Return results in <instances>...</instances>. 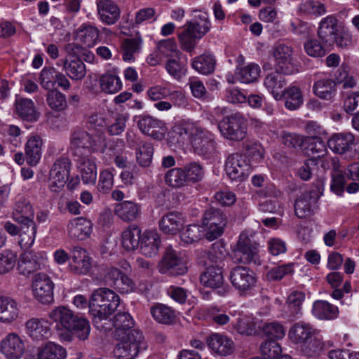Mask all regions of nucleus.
Listing matches in <instances>:
<instances>
[{
    "label": "nucleus",
    "instance_id": "6ab92c4d",
    "mask_svg": "<svg viewBox=\"0 0 359 359\" xmlns=\"http://www.w3.org/2000/svg\"><path fill=\"white\" fill-rule=\"evenodd\" d=\"M24 350L22 340L15 333L8 334L1 343V351L8 359H19Z\"/></svg>",
    "mask_w": 359,
    "mask_h": 359
},
{
    "label": "nucleus",
    "instance_id": "393cba45",
    "mask_svg": "<svg viewBox=\"0 0 359 359\" xmlns=\"http://www.w3.org/2000/svg\"><path fill=\"white\" fill-rule=\"evenodd\" d=\"M285 74L279 69L269 74L264 79V86L273 94L277 100L283 97V90L286 85Z\"/></svg>",
    "mask_w": 359,
    "mask_h": 359
},
{
    "label": "nucleus",
    "instance_id": "e433bc0d",
    "mask_svg": "<svg viewBox=\"0 0 359 359\" xmlns=\"http://www.w3.org/2000/svg\"><path fill=\"white\" fill-rule=\"evenodd\" d=\"M313 93L321 99L330 100L336 95L337 83L330 79H323L317 81L313 87Z\"/></svg>",
    "mask_w": 359,
    "mask_h": 359
},
{
    "label": "nucleus",
    "instance_id": "c756f323",
    "mask_svg": "<svg viewBox=\"0 0 359 359\" xmlns=\"http://www.w3.org/2000/svg\"><path fill=\"white\" fill-rule=\"evenodd\" d=\"M216 265H210L207 267L206 270L201 275V283L205 287L210 288H219L224 283L222 266L217 262Z\"/></svg>",
    "mask_w": 359,
    "mask_h": 359
},
{
    "label": "nucleus",
    "instance_id": "cd10ccee",
    "mask_svg": "<svg viewBox=\"0 0 359 359\" xmlns=\"http://www.w3.org/2000/svg\"><path fill=\"white\" fill-rule=\"evenodd\" d=\"M27 334L35 341L47 339L50 334L48 321L39 318H31L25 324Z\"/></svg>",
    "mask_w": 359,
    "mask_h": 359
},
{
    "label": "nucleus",
    "instance_id": "20e7f679",
    "mask_svg": "<svg viewBox=\"0 0 359 359\" xmlns=\"http://www.w3.org/2000/svg\"><path fill=\"white\" fill-rule=\"evenodd\" d=\"M120 298L113 290L100 287L93 291L89 299L90 313L111 315L118 308Z\"/></svg>",
    "mask_w": 359,
    "mask_h": 359
},
{
    "label": "nucleus",
    "instance_id": "338daca9",
    "mask_svg": "<svg viewBox=\"0 0 359 359\" xmlns=\"http://www.w3.org/2000/svg\"><path fill=\"white\" fill-rule=\"evenodd\" d=\"M17 255L10 250L0 253V273L4 274L11 271L16 263Z\"/></svg>",
    "mask_w": 359,
    "mask_h": 359
},
{
    "label": "nucleus",
    "instance_id": "e2e57ef3",
    "mask_svg": "<svg viewBox=\"0 0 359 359\" xmlns=\"http://www.w3.org/2000/svg\"><path fill=\"white\" fill-rule=\"evenodd\" d=\"M73 325L74 327L68 328L67 330L73 332L79 339L85 340L88 337L90 327L87 319L77 316Z\"/></svg>",
    "mask_w": 359,
    "mask_h": 359
},
{
    "label": "nucleus",
    "instance_id": "864d4df0",
    "mask_svg": "<svg viewBox=\"0 0 359 359\" xmlns=\"http://www.w3.org/2000/svg\"><path fill=\"white\" fill-rule=\"evenodd\" d=\"M135 150L137 161L140 165L142 167L149 166L151 163L154 154L152 144L150 142H141Z\"/></svg>",
    "mask_w": 359,
    "mask_h": 359
},
{
    "label": "nucleus",
    "instance_id": "4d7b16f0",
    "mask_svg": "<svg viewBox=\"0 0 359 359\" xmlns=\"http://www.w3.org/2000/svg\"><path fill=\"white\" fill-rule=\"evenodd\" d=\"M47 103L53 110L62 111L67 107L66 97L57 90H51L47 93Z\"/></svg>",
    "mask_w": 359,
    "mask_h": 359
},
{
    "label": "nucleus",
    "instance_id": "c9c22d12",
    "mask_svg": "<svg viewBox=\"0 0 359 359\" xmlns=\"http://www.w3.org/2000/svg\"><path fill=\"white\" fill-rule=\"evenodd\" d=\"M312 313L320 320H333L338 316L337 306L324 300H317L313 304Z\"/></svg>",
    "mask_w": 359,
    "mask_h": 359
},
{
    "label": "nucleus",
    "instance_id": "0e129e2a",
    "mask_svg": "<svg viewBox=\"0 0 359 359\" xmlns=\"http://www.w3.org/2000/svg\"><path fill=\"white\" fill-rule=\"evenodd\" d=\"M281 347L276 340H266L260 346L261 354L267 359H276L281 353Z\"/></svg>",
    "mask_w": 359,
    "mask_h": 359
},
{
    "label": "nucleus",
    "instance_id": "13d9d810",
    "mask_svg": "<svg viewBox=\"0 0 359 359\" xmlns=\"http://www.w3.org/2000/svg\"><path fill=\"white\" fill-rule=\"evenodd\" d=\"M182 168L187 183L197 182L203 177L204 171L201 165L196 162L186 164Z\"/></svg>",
    "mask_w": 359,
    "mask_h": 359
},
{
    "label": "nucleus",
    "instance_id": "a211bd4d",
    "mask_svg": "<svg viewBox=\"0 0 359 359\" xmlns=\"http://www.w3.org/2000/svg\"><path fill=\"white\" fill-rule=\"evenodd\" d=\"M12 217L20 225L35 223L34 211L30 202L22 197L20 198L15 205Z\"/></svg>",
    "mask_w": 359,
    "mask_h": 359
},
{
    "label": "nucleus",
    "instance_id": "8fccbe9b",
    "mask_svg": "<svg viewBox=\"0 0 359 359\" xmlns=\"http://www.w3.org/2000/svg\"><path fill=\"white\" fill-rule=\"evenodd\" d=\"M163 54L168 57L179 58L181 53L175 46H158L156 51L148 56V64L151 66L156 65L161 60Z\"/></svg>",
    "mask_w": 359,
    "mask_h": 359
},
{
    "label": "nucleus",
    "instance_id": "ddd939ff",
    "mask_svg": "<svg viewBox=\"0 0 359 359\" xmlns=\"http://www.w3.org/2000/svg\"><path fill=\"white\" fill-rule=\"evenodd\" d=\"M229 279L234 288L241 292L250 290L257 280L255 273L242 266H235L231 270Z\"/></svg>",
    "mask_w": 359,
    "mask_h": 359
},
{
    "label": "nucleus",
    "instance_id": "5fc2aeb1",
    "mask_svg": "<svg viewBox=\"0 0 359 359\" xmlns=\"http://www.w3.org/2000/svg\"><path fill=\"white\" fill-rule=\"evenodd\" d=\"M20 226L19 244L25 249L29 248L34 243L36 233V223Z\"/></svg>",
    "mask_w": 359,
    "mask_h": 359
},
{
    "label": "nucleus",
    "instance_id": "7c9ffc66",
    "mask_svg": "<svg viewBox=\"0 0 359 359\" xmlns=\"http://www.w3.org/2000/svg\"><path fill=\"white\" fill-rule=\"evenodd\" d=\"M114 212L124 222H133L140 217L141 207L133 201H124L116 205Z\"/></svg>",
    "mask_w": 359,
    "mask_h": 359
},
{
    "label": "nucleus",
    "instance_id": "f8f14e48",
    "mask_svg": "<svg viewBox=\"0 0 359 359\" xmlns=\"http://www.w3.org/2000/svg\"><path fill=\"white\" fill-rule=\"evenodd\" d=\"M32 286L34 297L36 300L42 304H50L53 301L54 283L48 275L36 273Z\"/></svg>",
    "mask_w": 359,
    "mask_h": 359
},
{
    "label": "nucleus",
    "instance_id": "bf43d9fd",
    "mask_svg": "<svg viewBox=\"0 0 359 359\" xmlns=\"http://www.w3.org/2000/svg\"><path fill=\"white\" fill-rule=\"evenodd\" d=\"M299 9L302 13L315 16L322 15L327 12L325 5L316 0H307L302 3Z\"/></svg>",
    "mask_w": 359,
    "mask_h": 359
},
{
    "label": "nucleus",
    "instance_id": "de8ad7c7",
    "mask_svg": "<svg viewBox=\"0 0 359 359\" xmlns=\"http://www.w3.org/2000/svg\"><path fill=\"white\" fill-rule=\"evenodd\" d=\"M99 83L102 90L106 93H116L122 88L120 78L113 74H104L100 77Z\"/></svg>",
    "mask_w": 359,
    "mask_h": 359
},
{
    "label": "nucleus",
    "instance_id": "79ce46f5",
    "mask_svg": "<svg viewBox=\"0 0 359 359\" xmlns=\"http://www.w3.org/2000/svg\"><path fill=\"white\" fill-rule=\"evenodd\" d=\"M216 60L209 53H204L195 57L192 62L193 68L198 72L208 75L212 74L215 69Z\"/></svg>",
    "mask_w": 359,
    "mask_h": 359
},
{
    "label": "nucleus",
    "instance_id": "603ef678",
    "mask_svg": "<svg viewBox=\"0 0 359 359\" xmlns=\"http://www.w3.org/2000/svg\"><path fill=\"white\" fill-rule=\"evenodd\" d=\"M164 180L166 184L173 188H180L188 184L182 168L169 170L165 173Z\"/></svg>",
    "mask_w": 359,
    "mask_h": 359
},
{
    "label": "nucleus",
    "instance_id": "f257e3e1",
    "mask_svg": "<svg viewBox=\"0 0 359 359\" xmlns=\"http://www.w3.org/2000/svg\"><path fill=\"white\" fill-rule=\"evenodd\" d=\"M114 337L119 341L114 353L118 359H134L146 348L142 332L134 329L135 322L128 312H118L113 318Z\"/></svg>",
    "mask_w": 359,
    "mask_h": 359
},
{
    "label": "nucleus",
    "instance_id": "4468645a",
    "mask_svg": "<svg viewBox=\"0 0 359 359\" xmlns=\"http://www.w3.org/2000/svg\"><path fill=\"white\" fill-rule=\"evenodd\" d=\"M211 27V23L206 18H201L199 22L189 23L186 29L179 34L182 45H192L201 39Z\"/></svg>",
    "mask_w": 359,
    "mask_h": 359
},
{
    "label": "nucleus",
    "instance_id": "052dcab7",
    "mask_svg": "<svg viewBox=\"0 0 359 359\" xmlns=\"http://www.w3.org/2000/svg\"><path fill=\"white\" fill-rule=\"evenodd\" d=\"M294 273V264L289 263L280 265L271 269L267 274L266 278L271 281L280 280L283 277L292 275Z\"/></svg>",
    "mask_w": 359,
    "mask_h": 359
},
{
    "label": "nucleus",
    "instance_id": "0eeeda50",
    "mask_svg": "<svg viewBox=\"0 0 359 359\" xmlns=\"http://www.w3.org/2000/svg\"><path fill=\"white\" fill-rule=\"evenodd\" d=\"M202 224L206 238L214 241L223 233L226 217L220 210L211 208L204 213Z\"/></svg>",
    "mask_w": 359,
    "mask_h": 359
},
{
    "label": "nucleus",
    "instance_id": "4be33fe9",
    "mask_svg": "<svg viewBox=\"0 0 359 359\" xmlns=\"http://www.w3.org/2000/svg\"><path fill=\"white\" fill-rule=\"evenodd\" d=\"M82 182L86 184H94L97 178V168L91 155L75 158Z\"/></svg>",
    "mask_w": 359,
    "mask_h": 359
},
{
    "label": "nucleus",
    "instance_id": "aec40b11",
    "mask_svg": "<svg viewBox=\"0 0 359 359\" xmlns=\"http://www.w3.org/2000/svg\"><path fill=\"white\" fill-rule=\"evenodd\" d=\"M185 218L183 214L172 211L165 214L159 221V227L164 233L177 234L185 224Z\"/></svg>",
    "mask_w": 359,
    "mask_h": 359
},
{
    "label": "nucleus",
    "instance_id": "2eb2a0df",
    "mask_svg": "<svg viewBox=\"0 0 359 359\" xmlns=\"http://www.w3.org/2000/svg\"><path fill=\"white\" fill-rule=\"evenodd\" d=\"M104 34H110L109 29L104 28L101 32H99L95 27L91 25L83 24L75 31L74 40L75 45L82 43L94 45L97 43L99 37L102 39Z\"/></svg>",
    "mask_w": 359,
    "mask_h": 359
},
{
    "label": "nucleus",
    "instance_id": "7ed1b4c3",
    "mask_svg": "<svg viewBox=\"0 0 359 359\" xmlns=\"http://www.w3.org/2000/svg\"><path fill=\"white\" fill-rule=\"evenodd\" d=\"M104 141L105 136L100 131L89 133L82 128H76L71 134L70 150L75 158L89 156Z\"/></svg>",
    "mask_w": 359,
    "mask_h": 359
},
{
    "label": "nucleus",
    "instance_id": "49530a36",
    "mask_svg": "<svg viewBox=\"0 0 359 359\" xmlns=\"http://www.w3.org/2000/svg\"><path fill=\"white\" fill-rule=\"evenodd\" d=\"M260 74V68L256 64L249 65L236 69L235 76L241 83H252L258 79Z\"/></svg>",
    "mask_w": 359,
    "mask_h": 359
},
{
    "label": "nucleus",
    "instance_id": "bb28decb",
    "mask_svg": "<svg viewBox=\"0 0 359 359\" xmlns=\"http://www.w3.org/2000/svg\"><path fill=\"white\" fill-rule=\"evenodd\" d=\"M354 142V136L350 133H337L328 140L327 144L334 153L343 154L352 149Z\"/></svg>",
    "mask_w": 359,
    "mask_h": 359
},
{
    "label": "nucleus",
    "instance_id": "423d86ee",
    "mask_svg": "<svg viewBox=\"0 0 359 359\" xmlns=\"http://www.w3.org/2000/svg\"><path fill=\"white\" fill-rule=\"evenodd\" d=\"M71 166V161L67 156L59 157L54 161L48 175V186L52 192L62 190L69 179Z\"/></svg>",
    "mask_w": 359,
    "mask_h": 359
},
{
    "label": "nucleus",
    "instance_id": "09e8293b",
    "mask_svg": "<svg viewBox=\"0 0 359 359\" xmlns=\"http://www.w3.org/2000/svg\"><path fill=\"white\" fill-rule=\"evenodd\" d=\"M304 298V293L299 291H294L288 296L287 304L289 317L296 318L302 314L301 306Z\"/></svg>",
    "mask_w": 359,
    "mask_h": 359
},
{
    "label": "nucleus",
    "instance_id": "412c9836",
    "mask_svg": "<svg viewBox=\"0 0 359 359\" xmlns=\"http://www.w3.org/2000/svg\"><path fill=\"white\" fill-rule=\"evenodd\" d=\"M93 223L83 217H76L67 225V232L70 238L83 241L89 237L92 232Z\"/></svg>",
    "mask_w": 359,
    "mask_h": 359
},
{
    "label": "nucleus",
    "instance_id": "f03ea898",
    "mask_svg": "<svg viewBox=\"0 0 359 359\" xmlns=\"http://www.w3.org/2000/svg\"><path fill=\"white\" fill-rule=\"evenodd\" d=\"M180 135H188L194 151L203 156L212 153L215 148L213 135L207 130L192 123L181 122L176 127Z\"/></svg>",
    "mask_w": 359,
    "mask_h": 359
},
{
    "label": "nucleus",
    "instance_id": "6e6d98bb",
    "mask_svg": "<svg viewBox=\"0 0 359 359\" xmlns=\"http://www.w3.org/2000/svg\"><path fill=\"white\" fill-rule=\"evenodd\" d=\"M323 342L317 338H310V339L304 341L300 347L301 353L308 357L314 358L320 354L323 351Z\"/></svg>",
    "mask_w": 359,
    "mask_h": 359
},
{
    "label": "nucleus",
    "instance_id": "f704fd0d",
    "mask_svg": "<svg viewBox=\"0 0 359 359\" xmlns=\"http://www.w3.org/2000/svg\"><path fill=\"white\" fill-rule=\"evenodd\" d=\"M318 200L307 191L304 192L297 198L294 203L295 215L299 218H305L311 215Z\"/></svg>",
    "mask_w": 359,
    "mask_h": 359
},
{
    "label": "nucleus",
    "instance_id": "1a4fd4ad",
    "mask_svg": "<svg viewBox=\"0 0 359 359\" xmlns=\"http://www.w3.org/2000/svg\"><path fill=\"white\" fill-rule=\"evenodd\" d=\"M225 170L231 180L243 181L250 175L251 167L245 156L236 153L229 155L226 158Z\"/></svg>",
    "mask_w": 359,
    "mask_h": 359
},
{
    "label": "nucleus",
    "instance_id": "b1692460",
    "mask_svg": "<svg viewBox=\"0 0 359 359\" xmlns=\"http://www.w3.org/2000/svg\"><path fill=\"white\" fill-rule=\"evenodd\" d=\"M19 312V304L15 299L8 296L0 295V322H13L18 318Z\"/></svg>",
    "mask_w": 359,
    "mask_h": 359
},
{
    "label": "nucleus",
    "instance_id": "4c0bfd02",
    "mask_svg": "<svg viewBox=\"0 0 359 359\" xmlns=\"http://www.w3.org/2000/svg\"><path fill=\"white\" fill-rule=\"evenodd\" d=\"M150 313L157 322L162 324L170 325L176 320L175 311L163 304H156L152 306Z\"/></svg>",
    "mask_w": 359,
    "mask_h": 359
},
{
    "label": "nucleus",
    "instance_id": "a878e982",
    "mask_svg": "<svg viewBox=\"0 0 359 359\" xmlns=\"http://www.w3.org/2000/svg\"><path fill=\"white\" fill-rule=\"evenodd\" d=\"M96 4L100 20L109 25L115 23L119 18L120 11L111 0H97Z\"/></svg>",
    "mask_w": 359,
    "mask_h": 359
},
{
    "label": "nucleus",
    "instance_id": "ea45409f",
    "mask_svg": "<svg viewBox=\"0 0 359 359\" xmlns=\"http://www.w3.org/2000/svg\"><path fill=\"white\" fill-rule=\"evenodd\" d=\"M141 229L135 224L126 228L122 233V245L128 251L135 250L140 245L141 239Z\"/></svg>",
    "mask_w": 359,
    "mask_h": 359
},
{
    "label": "nucleus",
    "instance_id": "9b49d317",
    "mask_svg": "<svg viewBox=\"0 0 359 359\" xmlns=\"http://www.w3.org/2000/svg\"><path fill=\"white\" fill-rule=\"evenodd\" d=\"M67 269L77 276L88 274L91 269V258L88 252L81 247L74 246L70 250V262Z\"/></svg>",
    "mask_w": 359,
    "mask_h": 359
},
{
    "label": "nucleus",
    "instance_id": "473e14b6",
    "mask_svg": "<svg viewBox=\"0 0 359 359\" xmlns=\"http://www.w3.org/2000/svg\"><path fill=\"white\" fill-rule=\"evenodd\" d=\"M140 248L142 254L147 257L156 255L158 251L161 239L156 231H146L140 239Z\"/></svg>",
    "mask_w": 359,
    "mask_h": 359
},
{
    "label": "nucleus",
    "instance_id": "3c124183",
    "mask_svg": "<svg viewBox=\"0 0 359 359\" xmlns=\"http://www.w3.org/2000/svg\"><path fill=\"white\" fill-rule=\"evenodd\" d=\"M307 152L309 155H312V158H320L327 153V142L324 141L320 137H312L307 140Z\"/></svg>",
    "mask_w": 359,
    "mask_h": 359
},
{
    "label": "nucleus",
    "instance_id": "39448f33",
    "mask_svg": "<svg viewBox=\"0 0 359 359\" xmlns=\"http://www.w3.org/2000/svg\"><path fill=\"white\" fill-rule=\"evenodd\" d=\"M218 128L221 134L232 141H242L247 133V121L238 113L225 116L219 121Z\"/></svg>",
    "mask_w": 359,
    "mask_h": 359
},
{
    "label": "nucleus",
    "instance_id": "a18cd8bd",
    "mask_svg": "<svg viewBox=\"0 0 359 359\" xmlns=\"http://www.w3.org/2000/svg\"><path fill=\"white\" fill-rule=\"evenodd\" d=\"M39 267V264L31 252H25L20 255L18 263V270L20 274L29 276Z\"/></svg>",
    "mask_w": 359,
    "mask_h": 359
},
{
    "label": "nucleus",
    "instance_id": "37998d69",
    "mask_svg": "<svg viewBox=\"0 0 359 359\" xmlns=\"http://www.w3.org/2000/svg\"><path fill=\"white\" fill-rule=\"evenodd\" d=\"M66 356L65 348L53 342L46 344L37 353V359H65Z\"/></svg>",
    "mask_w": 359,
    "mask_h": 359
},
{
    "label": "nucleus",
    "instance_id": "c85d7f7f",
    "mask_svg": "<svg viewBox=\"0 0 359 359\" xmlns=\"http://www.w3.org/2000/svg\"><path fill=\"white\" fill-rule=\"evenodd\" d=\"M292 50L290 46H276L273 52V57L276 62V69L283 74L292 72Z\"/></svg>",
    "mask_w": 359,
    "mask_h": 359
},
{
    "label": "nucleus",
    "instance_id": "dca6fc26",
    "mask_svg": "<svg viewBox=\"0 0 359 359\" xmlns=\"http://www.w3.org/2000/svg\"><path fill=\"white\" fill-rule=\"evenodd\" d=\"M137 125L140 130L156 140H161L165 131V123L150 115H142L138 117Z\"/></svg>",
    "mask_w": 359,
    "mask_h": 359
},
{
    "label": "nucleus",
    "instance_id": "c03bdc74",
    "mask_svg": "<svg viewBox=\"0 0 359 359\" xmlns=\"http://www.w3.org/2000/svg\"><path fill=\"white\" fill-rule=\"evenodd\" d=\"M15 107L18 114L21 118L29 121L37 120L38 115L32 100L20 98L15 102Z\"/></svg>",
    "mask_w": 359,
    "mask_h": 359
},
{
    "label": "nucleus",
    "instance_id": "69168bd1",
    "mask_svg": "<svg viewBox=\"0 0 359 359\" xmlns=\"http://www.w3.org/2000/svg\"><path fill=\"white\" fill-rule=\"evenodd\" d=\"M233 327L238 333L242 335L250 336L257 333L255 322L247 317L238 319L234 323Z\"/></svg>",
    "mask_w": 359,
    "mask_h": 359
},
{
    "label": "nucleus",
    "instance_id": "2f4dec72",
    "mask_svg": "<svg viewBox=\"0 0 359 359\" xmlns=\"http://www.w3.org/2000/svg\"><path fill=\"white\" fill-rule=\"evenodd\" d=\"M67 56L64 67L68 76L73 80H82L86 74L85 64L77 57H72L71 53Z\"/></svg>",
    "mask_w": 359,
    "mask_h": 359
},
{
    "label": "nucleus",
    "instance_id": "774afa93",
    "mask_svg": "<svg viewBox=\"0 0 359 359\" xmlns=\"http://www.w3.org/2000/svg\"><path fill=\"white\" fill-rule=\"evenodd\" d=\"M262 331L270 339L269 340L282 339L285 334L283 326L276 322L265 323L262 327Z\"/></svg>",
    "mask_w": 359,
    "mask_h": 359
},
{
    "label": "nucleus",
    "instance_id": "58836bf2",
    "mask_svg": "<svg viewBox=\"0 0 359 359\" xmlns=\"http://www.w3.org/2000/svg\"><path fill=\"white\" fill-rule=\"evenodd\" d=\"M313 330L309 324L299 322L295 323L289 330L288 336L294 344L304 343L312 337Z\"/></svg>",
    "mask_w": 359,
    "mask_h": 359
},
{
    "label": "nucleus",
    "instance_id": "72a5a7b5",
    "mask_svg": "<svg viewBox=\"0 0 359 359\" xmlns=\"http://www.w3.org/2000/svg\"><path fill=\"white\" fill-rule=\"evenodd\" d=\"M48 316L67 330L68 328L74 327L73 323H75V319L78 316L75 315L69 309L60 306L53 309Z\"/></svg>",
    "mask_w": 359,
    "mask_h": 359
},
{
    "label": "nucleus",
    "instance_id": "f3484780",
    "mask_svg": "<svg viewBox=\"0 0 359 359\" xmlns=\"http://www.w3.org/2000/svg\"><path fill=\"white\" fill-rule=\"evenodd\" d=\"M338 19L332 15L323 18L318 24V37L321 43L332 45L335 34L339 27Z\"/></svg>",
    "mask_w": 359,
    "mask_h": 359
},
{
    "label": "nucleus",
    "instance_id": "a19ab883",
    "mask_svg": "<svg viewBox=\"0 0 359 359\" xmlns=\"http://www.w3.org/2000/svg\"><path fill=\"white\" fill-rule=\"evenodd\" d=\"M42 140L39 136L32 137L25 146V154L27 163L36 165L41 156Z\"/></svg>",
    "mask_w": 359,
    "mask_h": 359
},
{
    "label": "nucleus",
    "instance_id": "6e6552de",
    "mask_svg": "<svg viewBox=\"0 0 359 359\" xmlns=\"http://www.w3.org/2000/svg\"><path fill=\"white\" fill-rule=\"evenodd\" d=\"M258 244L245 234H241L238 241L234 255L238 262L245 264L253 262L259 264Z\"/></svg>",
    "mask_w": 359,
    "mask_h": 359
},
{
    "label": "nucleus",
    "instance_id": "5701e85b",
    "mask_svg": "<svg viewBox=\"0 0 359 359\" xmlns=\"http://www.w3.org/2000/svg\"><path fill=\"white\" fill-rule=\"evenodd\" d=\"M207 344L215 353L228 355L234 351V344L231 338L218 333L211 334L207 339Z\"/></svg>",
    "mask_w": 359,
    "mask_h": 359
},
{
    "label": "nucleus",
    "instance_id": "680f3d73",
    "mask_svg": "<svg viewBox=\"0 0 359 359\" xmlns=\"http://www.w3.org/2000/svg\"><path fill=\"white\" fill-rule=\"evenodd\" d=\"M204 235L201 226L196 224L189 225L181 233V239L185 243L191 244L201 240Z\"/></svg>",
    "mask_w": 359,
    "mask_h": 359
},
{
    "label": "nucleus",
    "instance_id": "9d476101",
    "mask_svg": "<svg viewBox=\"0 0 359 359\" xmlns=\"http://www.w3.org/2000/svg\"><path fill=\"white\" fill-rule=\"evenodd\" d=\"M159 271L170 276L184 275L187 271L185 262L179 253L171 248H168L165 255L159 263Z\"/></svg>",
    "mask_w": 359,
    "mask_h": 359
}]
</instances>
